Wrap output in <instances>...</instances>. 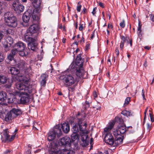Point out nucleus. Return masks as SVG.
I'll list each match as a JSON object with an SVG mask.
<instances>
[{"instance_id":"obj_49","label":"nucleus","mask_w":154,"mask_h":154,"mask_svg":"<svg viewBox=\"0 0 154 154\" xmlns=\"http://www.w3.org/2000/svg\"><path fill=\"white\" fill-rule=\"evenodd\" d=\"M90 48V44L89 43H87L86 44L85 48L86 50H88Z\"/></svg>"},{"instance_id":"obj_48","label":"nucleus","mask_w":154,"mask_h":154,"mask_svg":"<svg viewBox=\"0 0 154 154\" xmlns=\"http://www.w3.org/2000/svg\"><path fill=\"white\" fill-rule=\"evenodd\" d=\"M130 99V98L129 97H127L125 100V104H128L129 103Z\"/></svg>"},{"instance_id":"obj_2","label":"nucleus","mask_w":154,"mask_h":154,"mask_svg":"<svg viewBox=\"0 0 154 154\" xmlns=\"http://www.w3.org/2000/svg\"><path fill=\"white\" fill-rule=\"evenodd\" d=\"M71 140L70 137H65L60 140L59 143L65 146V148L60 150L58 148L57 144L52 143L51 144V148L49 151L50 154H74L73 151L71 149Z\"/></svg>"},{"instance_id":"obj_1","label":"nucleus","mask_w":154,"mask_h":154,"mask_svg":"<svg viewBox=\"0 0 154 154\" xmlns=\"http://www.w3.org/2000/svg\"><path fill=\"white\" fill-rule=\"evenodd\" d=\"M83 63V60H82L81 55L79 54L77 56L75 62L72 63L69 67V69H72V71L75 72L76 76L69 75H62L60 76V79L65 86L68 87L72 86L78 81L79 78L83 77L85 73Z\"/></svg>"},{"instance_id":"obj_40","label":"nucleus","mask_w":154,"mask_h":154,"mask_svg":"<svg viewBox=\"0 0 154 154\" xmlns=\"http://www.w3.org/2000/svg\"><path fill=\"white\" fill-rule=\"evenodd\" d=\"M4 31V34H5L6 35H8L10 34L12 32V30L10 29H7L5 30H4L3 31Z\"/></svg>"},{"instance_id":"obj_56","label":"nucleus","mask_w":154,"mask_h":154,"mask_svg":"<svg viewBox=\"0 0 154 154\" xmlns=\"http://www.w3.org/2000/svg\"><path fill=\"white\" fill-rule=\"evenodd\" d=\"M99 5L102 8H103L104 7V4L101 2H99Z\"/></svg>"},{"instance_id":"obj_30","label":"nucleus","mask_w":154,"mask_h":154,"mask_svg":"<svg viewBox=\"0 0 154 154\" xmlns=\"http://www.w3.org/2000/svg\"><path fill=\"white\" fill-rule=\"evenodd\" d=\"M71 137L72 141L77 140V142L78 141L79 138V134L77 133H72L71 135Z\"/></svg>"},{"instance_id":"obj_15","label":"nucleus","mask_w":154,"mask_h":154,"mask_svg":"<svg viewBox=\"0 0 154 154\" xmlns=\"http://www.w3.org/2000/svg\"><path fill=\"white\" fill-rule=\"evenodd\" d=\"M31 16V13L26 11L25 12L22 16L23 22L22 25L24 27H27L28 26V23Z\"/></svg>"},{"instance_id":"obj_61","label":"nucleus","mask_w":154,"mask_h":154,"mask_svg":"<svg viewBox=\"0 0 154 154\" xmlns=\"http://www.w3.org/2000/svg\"><path fill=\"white\" fill-rule=\"evenodd\" d=\"M85 42V38H84L82 37V38L81 39L80 41V42L81 43L82 42L84 43Z\"/></svg>"},{"instance_id":"obj_9","label":"nucleus","mask_w":154,"mask_h":154,"mask_svg":"<svg viewBox=\"0 0 154 154\" xmlns=\"http://www.w3.org/2000/svg\"><path fill=\"white\" fill-rule=\"evenodd\" d=\"M84 114V115H83L79 113H78L76 118L75 119V120L76 121L75 124V125L73 127L72 130L73 132V133H77V132H78L79 131V129L80 130L79 128V125L78 123V118L79 117L80 118V119L79 120L81 121H82V123H85L87 124L86 122L84 121L85 117V115Z\"/></svg>"},{"instance_id":"obj_24","label":"nucleus","mask_w":154,"mask_h":154,"mask_svg":"<svg viewBox=\"0 0 154 154\" xmlns=\"http://www.w3.org/2000/svg\"><path fill=\"white\" fill-rule=\"evenodd\" d=\"M60 125V127H61V126L62 128L64 133H67L69 131V125L68 123H67L66 122H64L61 125Z\"/></svg>"},{"instance_id":"obj_44","label":"nucleus","mask_w":154,"mask_h":154,"mask_svg":"<svg viewBox=\"0 0 154 154\" xmlns=\"http://www.w3.org/2000/svg\"><path fill=\"white\" fill-rule=\"evenodd\" d=\"M88 12V11L86 8L84 7L81 12V14H86Z\"/></svg>"},{"instance_id":"obj_35","label":"nucleus","mask_w":154,"mask_h":154,"mask_svg":"<svg viewBox=\"0 0 154 154\" xmlns=\"http://www.w3.org/2000/svg\"><path fill=\"white\" fill-rule=\"evenodd\" d=\"M14 56L13 55H12L11 54H9L7 57L8 59V60H9V62H11L13 61V63H11V62L10 63L11 64H12V63H14V60H15L14 59Z\"/></svg>"},{"instance_id":"obj_38","label":"nucleus","mask_w":154,"mask_h":154,"mask_svg":"<svg viewBox=\"0 0 154 154\" xmlns=\"http://www.w3.org/2000/svg\"><path fill=\"white\" fill-rule=\"evenodd\" d=\"M113 134L114 136L115 137V138L117 137H119V136H122L119 134V131H118V130H115L113 131Z\"/></svg>"},{"instance_id":"obj_26","label":"nucleus","mask_w":154,"mask_h":154,"mask_svg":"<svg viewBox=\"0 0 154 154\" xmlns=\"http://www.w3.org/2000/svg\"><path fill=\"white\" fill-rule=\"evenodd\" d=\"M7 99V93L5 91L0 92V100L3 101Z\"/></svg>"},{"instance_id":"obj_46","label":"nucleus","mask_w":154,"mask_h":154,"mask_svg":"<svg viewBox=\"0 0 154 154\" xmlns=\"http://www.w3.org/2000/svg\"><path fill=\"white\" fill-rule=\"evenodd\" d=\"M119 25L122 28H124L125 27V24L124 20L120 23Z\"/></svg>"},{"instance_id":"obj_31","label":"nucleus","mask_w":154,"mask_h":154,"mask_svg":"<svg viewBox=\"0 0 154 154\" xmlns=\"http://www.w3.org/2000/svg\"><path fill=\"white\" fill-rule=\"evenodd\" d=\"M45 40H43L42 42H41V44H42V46L41 47V48L42 49L41 51H40V56H39V58H40V60H41V59H42L43 58V56H44V52L43 51V50L42 49L43 46H44L43 44V43H45Z\"/></svg>"},{"instance_id":"obj_11","label":"nucleus","mask_w":154,"mask_h":154,"mask_svg":"<svg viewBox=\"0 0 154 154\" xmlns=\"http://www.w3.org/2000/svg\"><path fill=\"white\" fill-rule=\"evenodd\" d=\"M115 120L116 122L121 124V125H119L117 127L119 133L121 134H125L128 129H126L125 125L124 124L122 119L120 117H116Z\"/></svg>"},{"instance_id":"obj_45","label":"nucleus","mask_w":154,"mask_h":154,"mask_svg":"<svg viewBox=\"0 0 154 154\" xmlns=\"http://www.w3.org/2000/svg\"><path fill=\"white\" fill-rule=\"evenodd\" d=\"M85 109H86L87 108H89L90 106V102L89 101H87V99H86V100L85 101Z\"/></svg>"},{"instance_id":"obj_10","label":"nucleus","mask_w":154,"mask_h":154,"mask_svg":"<svg viewBox=\"0 0 154 154\" xmlns=\"http://www.w3.org/2000/svg\"><path fill=\"white\" fill-rule=\"evenodd\" d=\"M9 132L8 128L3 130V134L4 137L2 136L1 137V140L4 143H7L12 141L15 137V134L12 135L10 137L9 135Z\"/></svg>"},{"instance_id":"obj_7","label":"nucleus","mask_w":154,"mask_h":154,"mask_svg":"<svg viewBox=\"0 0 154 154\" xmlns=\"http://www.w3.org/2000/svg\"><path fill=\"white\" fill-rule=\"evenodd\" d=\"M62 135V132L60 125H58L49 131L48 134V140L49 141H52L55 138L56 136L59 138Z\"/></svg>"},{"instance_id":"obj_47","label":"nucleus","mask_w":154,"mask_h":154,"mask_svg":"<svg viewBox=\"0 0 154 154\" xmlns=\"http://www.w3.org/2000/svg\"><path fill=\"white\" fill-rule=\"evenodd\" d=\"M82 5H78L77 6L76 10L78 12H80L81 11Z\"/></svg>"},{"instance_id":"obj_50","label":"nucleus","mask_w":154,"mask_h":154,"mask_svg":"<svg viewBox=\"0 0 154 154\" xmlns=\"http://www.w3.org/2000/svg\"><path fill=\"white\" fill-rule=\"evenodd\" d=\"M115 53L116 54L117 56L118 57L119 55V51L118 48H116L115 50Z\"/></svg>"},{"instance_id":"obj_14","label":"nucleus","mask_w":154,"mask_h":154,"mask_svg":"<svg viewBox=\"0 0 154 154\" xmlns=\"http://www.w3.org/2000/svg\"><path fill=\"white\" fill-rule=\"evenodd\" d=\"M32 1V3L34 8L32 13V17L34 20L38 19V0H30Z\"/></svg>"},{"instance_id":"obj_23","label":"nucleus","mask_w":154,"mask_h":154,"mask_svg":"<svg viewBox=\"0 0 154 154\" xmlns=\"http://www.w3.org/2000/svg\"><path fill=\"white\" fill-rule=\"evenodd\" d=\"M115 124V122L114 121H112L109 122L108 126L104 129V132L105 133H110L111 130L113 128Z\"/></svg>"},{"instance_id":"obj_51","label":"nucleus","mask_w":154,"mask_h":154,"mask_svg":"<svg viewBox=\"0 0 154 154\" xmlns=\"http://www.w3.org/2000/svg\"><path fill=\"white\" fill-rule=\"evenodd\" d=\"M95 30L94 31L92 32V33L91 34V39H93L94 37V36H95Z\"/></svg>"},{"instance_id":"obj_55","label":"nucleus","mask_w":154,"mask_h":154,"mask_svg":"<svg viewBox=\"0 0 154 154\" xmlns=\"http://www.w3.org/2000/svg\"><path fill=\"white\" fill-rule=\"evenodd\" d=\"M108 28L109 29H113V27L112 25L110 24L109 23L108 24Z\"/></svg>"},{"instance_id":"obj_33","label":"nucleus","mask_w":154,"mask_h":154,"mask_svg":"<svg viewBox=\"0 0 154 154\" xmlns=\"http://www.w3.org/2000/svg\"><path fill=\"white\" fill-rule=\"evenodd\" d=\"M13 40L12 38L10 36H8L7 37L6 40V43L9 45V46H11V45L13 44Z\"/></svg>"},{"instance_id":"obj_21","label":"nucleus","mask_w":154,"mask_h":154,"mask_svg":"<svg viewBox=\"0 0 154 154\" xmlns=\"http://www.w3.org/2000/svg\"><path fill=\"white\" fill-rule=\"evenodd\" d=\"M120 38L121 41L120 43V48L121 50L122 51L125 44L126 41H127V43H128V39L127 37H125L123 35H120Z\"/></svg>"},{"instance_id":"obj_27","label":"nucleus","mask_w":154,"mask_h":154,"mask_svg":"<svg viewBox=\"0 0 154 154\" xmlns=\"http://www.w3.org/2000/svg\"><path fill=\"white\" fill-rule=\"evenodd\" d=\"M16 87L18 90H24V91L25 85L23 83H20L16 84Z\"/></svg>"},{"instance_id":"obj_36","label":"nucleus","mask_w":154,"mask_h":154,"mask_svg":"<svg viewBox=\"0 0 154 154\" xmlns=\"http://www.w3.org/2000/svg\"><path fill=\"white\" fill-rule=\"evenodd\" d=\"M19 52V55L22 57L25 56L28 54V53L27 51H25L24 50L23 51H18Z\"/></svg>"},{"instance_id":"obj_37","label":"nucleus","mask_w":154,"mask_h":154,"mask_svg":"<svg viewBox=\"0 0 154 154\" xmlns=\"http://www.w3.org/2000/svg\"><path fill=\"white\" fill-rule=\"evenodd\" d=\"M149 115L151 119V121L152 122H154V118L153 117V116L152 115V112L151 111V109H149Z\"/></svg>"},{"instance_id":"obj_8","label":"nucleus","mask_w":154,"mask_h":154,"mask_svg":"<svg viewBox=\"0 0 154 154\" xmlns=\"http://www.w3.org/2000/svg\"><path fill=\"white\" fill-rule=\"evenodd\" d=\"M8 72L11 75H17L19 77L22 78L21 80L26 84L28 83L29 79L26 77L20 75V71L19 69L17 68L16 67H10L8 68Z\"/></svg>"},{"instance_id":"obj_64","label":"nucleus","mask_w":154,"mask_h":154,"mask_svg":"<svg viewBox=\"0 0 154 154\" xmlns=\"http://www.w3.org/2000/svg\"><path fill=\"white\" fill-rule=\"evenodd\" d=\"M10 151L8 150H6L4 152L5 154H7L10 153Z\"/></svg>"},{"instance_id":"obj_54","label":"nucleus","mask_w":154,"mask_h":154,"mask_svg":"<svg viewBox=\"0 0 154 154\" xmlns=\"http://www.w3.org/2000/svg\"><path fill=\"white\" fill-rule=\"evenodd\" d=\"M11 86V83H9L8 84H6L5 85V87L6 88H10Z\"/></svg>"},{"instance_id":"obj_28","label":"nucleus","mask_w":154,"mask_h":154,"mask_svg":"<svg viewBox=\"0 0 154 154\" xmlns=\"http://www.w3.org/2000/svg\"><path fill=\"white\" fill-rule=\"evenodd\" d=\"M8 78L5 75L0 74V83L2 84H5L7 81Z\"/></svg>"},{"instance_id":"obj_29","label":"nucleus","mask_w":154,"mask_h":154,"mask_svg":"<svg viewBox=\"0 0 154 154\" xmlns=\"http://www.w3.org/2000/svg\"><path fill=\"white\" fill-rule=\"evenodd\" d=\"M15 100H16L15 96L13 94L10 95L9 97H8L7 99V102L9 103H14Z\"/></svg>"},{"instance_id":"obj_6","label":"nucleus","mask_w":154,"mask_h":154,"mask_svg":"<svg viewBox=\"0 0 154 154\" xmlns=\"http://www.w3.org/2000/svg\"><path fill=\"white\" fill-rule=\"evenodd\" d=\"M32 34H30L29 32H28L25 34L24 38L26 41L28 42V48L29 49L36 51L38 49V44L35 43V39L31 37Z\"/></svg>"},{"instance_id":"obj_41","label":"nucleus","mask_w":154,"mask_h":154,"mask_svg":"<svg viewBox=\"0 0 154 154\" xmlns=\"http://www.w3.org/2000/svg\"><path fill=\"white\" fill-rule=\"evenodd\" d=\"M4 36V31L0 30V43L1 42Z\"/></svg>"},{"instance_id":"obj_59","label":"nucleus","mask_w":154,"mask_h":154,"mask_svg":"<svg viewBox=\"0 0 154 154\" xmlns=\"http://www.w3.org/2000/svg\"><path fill=\"white\" fill-rule=\"evenodd\" d=\"M142 94L143 99H145L144 91L143 90L142 91Z\"/></svg>"},{"instance_id":"obj_60","label":"nucleus","mask_w":154,"mask_h":154,"mask_svg":"<svg viewBox=\"0 0 154 154\" xmlns=\"http://www.w3.org/2000/svg\"><path fill=\"white\" fill-rule=\"evenodd\" d=\"M93 96H94V97H95V98H96V97H97V94L96 92L95 91L94 92Z\"/></svg>"},{"instance_id":"obj_39","label":"nucleus","mask_w":154,"mask_h":154,"mask_svg":"<svg viewBox=\"0 0 154 154\" xmlns=\"http://www.w3.org/2000/svg\"><path fill=\"white\" fill-rule=\"evenodd\" d=\"M5 58L3 53L2 51H0V63L2 62Z\"/></svg>"},{"instance_id":"obj_4","label":"nucleus","mask_w":154,"mask_h":154,"mask_svg":"<svg viewBox=\"0 0 154 154\" xmlns=\"http://www.w3.org/2000/svg\"><path fill=\"white\" fill-rule=\"evenodd\" d=\"M4 17L5 24L7 26L11 28H14L17 26V18L11 13L9 12L5 13Z\"/></svg>"},{"instance_id":"obj_22","label":"nucleus","mask_w":154,"mask_h":154,"mask_svg":"<svg viewBox=\"0 0 154 154\" xmlns=\"http://www.w3.org/2000/svg\"><path fill=\"white\" fill-rule=\"evenodd\" d=\"M24 91V93L26 94L28 93L33 94L36 92L35 90L32 88V85L25 86Z\"/></svg>"},{"instance_id":"obj_58","label":"nucleus","mask_w":154,"mask_h":154,"mask_svg":"<svg viewBox=\"0 0 154 154\" xmlns=\"http://www.w3.org/2000/svg\"><path fill=\"white\" fill-rule=\"evenodd\" d=\"M148 109V107H147L144 112V120H145L146 119V113L147 112V110Z\"/></svg>"},{"instance_id":"obj_42","label":"nucleus","mask_w":154,"mask_h":154,"mask_svg":"<svg viewBox=\"0 0 154 154\" xmlns=\"http://www.w3.org/2000/svg\"><path fill=\"white\" fill-rule=\"evenodd\" d=\"M18 51H17V49H15V48L14 47V48L11 50V54L12 55H13L14 56L15 55Z\"/></svg>"},{"instance_id":"obj_53","label":"nucleus","mask_w":154,"mask_h":154,"mask_svg":"<svg viewBox=\"0 0 154 154\" xmlns=\"http://www.w3.org/2000/svg\"><path fill=\"white\" fill-rule=\"evenodd\" d=\"M128 39H129V41H128V43H129L131 47L132 46V39H129V38H128Z\"/></svg>"},{"instance_id":"obj_20","label":"nucleus","mask_w":154,"mask_h":154,"mask_svg":"<svg viewBox=\"0 0 154 154\" xmlns=\"http://www.w3.org/2000/svg\"><path fill=\"white\" fill-rule=\"evenodd\" d=\"M48 75L45 73H43L40 77V79L41 81L40 82L41 86L42 87H44L46 83V81L48 79Z\"/></svg>"},{"instance_id":"obj_25","label":"nucleus","mask_w":154,"mask_h":154,"mask_svg":"<svg viewBox=\"0 0 154 154\" xmlns=\"http://www.w3.org/2000/svg\"><path fill=\"white\" fill-rule=\"evenodd\" d=\"M124 137L122 136H119V137L115 138L114 143L116 146H118L121 144L123 142Z\"/></svg>"},{"instance_id":"obj_57","label":"nucleus","mask_w":154,"mask_h":154,"mask_svg":"<svg viewBox=\"0 0 154 154\" xmlns=\"http://www.w3.org/2000/svg\"><path fill=\"white\" fill-rule=\"evenodd\" d=\"M96 8H94L93 9V10L92 12V13L93 15H94L96 13Z\"/></svg>"},{"instance_id":"obj_5","label":"nucleus","mask_w":154,"mask_h":154,"mask_svg":"<svg viewBox=\"0 0 154 154\" xmlns=\"http://www.w3.org/2000/svg\"><path fill=\"white\" fill-rule=\"evenodd\" d=\"M22 114V112L20 109L13 108L7 112L4 120L6 122H9L17 117L20 116Z\"/></svg>"},{"instance_id":"obj_16","label":"nucleus","mask_w":154,"mask_h":154,"mask_svg":"<svg viewBox=\"0 0 154 154\" xmlns=\"http://www.w3.org/2000/svg\"><path fill=\"white\" fill-rule=\"evenodd\" d=\"M104 134V140L105 142L110 145H112L114 143V141L112 134L110 133L105 132Z\"/></svg>"},{"instance_id":"obj_17","label":"nucleus","mask_w":154,"mask_h":154,"mask_svg":"<svg viewBox=\"0 0 154 154\" xmlns=\"http://www.w3.org/2000/svg\"><path fill=\"white\" fill-rule=\"evenodd\" d=\"M11 65L23 70H25L26 67V64L25 61L23 60H20L18 61L14 60V63H12Z\"/></svg>"},{"instance_id":"obj_43","label":"nucleus","mask_w":154,"mask_h":154,"mask_svg":"<svg viewBox=\"0 0 154 154\" xmlns=\"http://www.w3.org/2000/svg\"><path fill=\"white\" fill-rule=\"evenodd\" d=\"M4 47L5 48V50L6 52H7L9 50V47L10 46H9V45L6 43V44L4 45Z\"/></svg>"},{"instance_id":"obj_18","label":"nucleus","mask_w":154,"mask_h":154,"mask_svg":"<svg viewBox=\"0 0 154 154\" xmlns=\"http://www.w3.org/2000/svg\"><path fill=\"white\" fill-rule=\"evenodd\" d=\"M20 103L23 104H25L28 103L30 99L29 94H21L20 95Z\"/></svg>"},{"instance_id":"obj_19","label":"nucleus","mask_w":154,"mask_h":154,"mask_svg":"<svg viewBox=\"0 0 154 154\" xmlns=\"http://www.w3.org/2000/svg\"><path fill=\"white\" fill-rule=\"evenodd\" d=\"M14 47L15 48V49H17V51H21L25 50L26 45L23 42H19L15 45Z\"/></svg>"},{"instance_id":"obj_3","label":"nucleus","mask_w":154,"mask_h":154,"mask_svg":"<svg viewBox=\"0 0 154 154\" xmlns=\"http://www.w3.org/2000/svg\"><path fill=\"white\" fill-rule=\"evenodd\" d=\"M78 119V123L80 131V138L79 139L80 144L83 147H86L89 144V140L87 133L88 131L86 129L87 124L82 123L80 121V118Z\"/></svg>"},{"instance_id":"obj_62","label":"nucleus","mask_w":154,"mask_h":154,"mask_svg":"<svg viewBox=\"0 0 154 154\" xmlns=\"http://www.w3.org/2000/svg\"><path fill=\"white\" fill-rule=\"evenodd\" d=\"M147 128H148V129H150L151 126L149 123H148L147 124Z\"/></svg>"},{"instance_id":"obj_63","label":"nucleus","mask_w":154,"mask_h":154,"mask_svg":"<svg viewBox=\"0 0 154 154\" xmlns=\"http://www.w3.org/2000/svg\"><path fill=\"white\" fill-rule=\"evenodd\" d=\"M75 29H77L78 27V22L76 21L75 24Z\"/></svg>"},{"instance_id":"obj_32","label":"nucleus","mask_w":154,"mask_h":154,"mask_svg":"<svg viewBox=\"0 0 154 154\" xmlns=\"http://www.w3.org/2000/svg\"><path fill=\"white\" fill-rule=\"evenodd\" d=\"M85 27V23L83 21H81L79 24V29L80 31H82Z\"/></svg>"},{"instance_id":"obj_12","label":"nucleus","mask_w":154,"mask_h":154,"mask_svg":"<svg viewBox=\"0 0 154 154\" xmlns=\"http://www.w3.org/2000/svg\"><path fill=\"white\" fill-rule=\"evenodd\" d=\"M12 6L13 9L17 12L20 13L24 10V6L21 4L19 0H14Z\"/></svg>"},{"instance_id":"obj_34","label":"nucleus","mask_w":154,"mask_h":154,"mask_svg":"<svg viewBox=\"0 0 154 154\" xmlns=\"http://www.w3.org/2000/svg\"><path fill=\"white\" fill-rule=\"evenodd\" d=\"M121 113L123 115L126 116L127 117L129 116L132 115L130 111H127L126 110H125L122 111Z\"/></svg>"},{"instance_id":"obj_13","label":"nucleus","mask_w":154,"mask_h":154,"mask_svg":"<svg viewBox=\"0 0 154 154\" xmlns=\"http://www.w3.org/2000/svg\"><path fill=\"white\" fill-rule=\"evenodd\" d=\"M38 19L34 20L33 18V24L30 26L28 29L30 34H33L37 32L38 30Z\"/></svg>"},{"instance_id":"obj_52","label":"nucleus","mask_w":154,"mask_h":154,"mask_svg":"<svg viewBox=\"0 0 154 154\" xmlns=\"http://www.w3.org/2000/svg\"><path fill=\"white\" fill-rule=\"evenodd\" d=\"M150 19L151 20L154 22V15L153 14H150Z\"/></svg>"}]
</instances>
